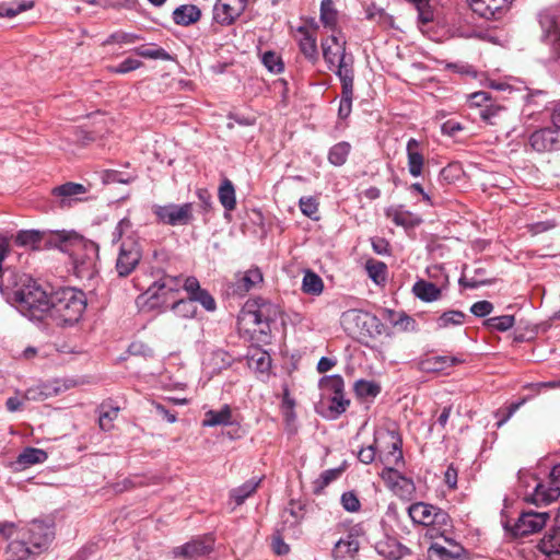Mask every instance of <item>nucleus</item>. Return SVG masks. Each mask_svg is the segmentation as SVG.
<instances>
[{"label":"nucleus","instance_id":"1","mask_svg":"<svg viewBox=\"0 0 560 560\" xmlns=\"http://www.w3.org/2000/svg\"><path fill=\"white\" fill-rule=\"evenodd\" d=\"M11 252L10 238L0 233V292L23 316L42 320L48 316L50 295L30 276L3 266Z\"/></svg>","mask_w":560,"mask_h":560},{"label":"nucleus","instance_id":"2","mask_svg":"<svg viewBox=\"0 0 560 560\" xmlns=\"http://www.w3.org/2000/svg\"><path fill=\"white\" fill-rule=\"evenodd\" d=\"M281 315V308L264 298L248 300L241 310L237 317L240 330L248 334H260L264 337L270 335V325Z\"/></svg>","mask_w":560,"mask_h":560},{"label":"nucleus","instance_id":"3","mask_svg":"<svg viewBox=\"0 0 560 560\" xmlns=\"http://www.w3.org/2000/svg\"><path fill=\"white\" fill-rule=\"evenodd\" d=\"M121 241L115 270L120 278L128 277L138 267L141 257L142 248L139 237L132 230V222L129 218H122L112 232V243L116 244Z\"/></svg>","mask_w":560,"mask_h":560},{"label":"nucleus","instance_id":"4","mask_svg":"<svg viewBox=\"0 0 560 560\" xmlns=\"http://www.w3.org/2000/svg\"><path fill=\"white\" fill-rule=\"evenodd\" d=\"M86 308L84 292L74 288H62L50 295L48 316L57 326L77 324Z\"/></svg>","mask_w":560,"mask_h":560},{"label":"nucleus","instance_id":"5","mask_svg":"<svg viewBox=\"0 0 560 560\" xmlns=\"http://www.w3.org/2000/svg\"><path fill=\"white\" fill-rule=\"evenodd\" d=\"M55 539V528L51 522L34 520L27 524L23 539L11 541L8 551L19 560L37 556L46 551Z\"/></svg>","mask_w":560,"mask_h":560},{"label":"nucleus","instance_id":"6","mask_svg":"<svg viewBox=\"0 0 560 560\" xmlns=\"http://www.w3.org/2000/svg\"><path fill=\"white\" fill-rule=\"evenodd\" d=\"M63 236L59 249L71 254L77 275L81 278L93 277L98 260V245L73 231H66Z\"/></svg>","mask_w":560,"mask_h":560},{"label":"nucleus","instance_id":"7","mask_svg":"<svg viewBox=\"0 0 560 560\" xmlns=\"http://www.w3.org/2000/svg\"><path fill=\"white\" fill-rule=\"evenodd\" d=\"M323 57L328 69L334 71L339 80L354 78V59L346 52V40L332 34L322 42Z\"/></svg>","mask_w":560,"mask_h":560},{"label":"nucleus","instance_id":"8","mask_svg":"<svg viewBox=\"0 0 560 560\" xmlns=\"http://www.w3.org/2000/svg\"><path fill=\"white\" fill-rule=\"evenodd\" d=\"M559 10L556 8H547L537 14L540 26V43L548 48V59H560V24Z\"/></svg>","mask_w":560,"mask_h":560},{"label":"nucleus","instance_id":"9","mask_svg":"<svg viewBox=\"0 0 560 560\" xmlns=\"http://www.w3.org/2000/svg\"><path fill=\"white\" fill-rule=\"evenodd\" d=\"M377 458L383 465H404L402 441L392 430H377L374 433Z\"/></svg>","mask_w":560,"mask_h":560},{"label":"nucleus","instance_id":"10","mask_svg":"<svg viewBox=\"0 0 560 560\" xmlns=\"http://www.w3.org/2000/svg\"><path fill=\"white\" fill-rule=\"evenodd\" d=\"M66 231L21 230L16 233L14 242L18 246L32 250L55 247L59 249Z\"/></svg>","mask_w":560,"mask_h":560},{"label":"nucleus","instance_id":"11","mask_svg":"<svg viewBox=\"0 0 560 560\" xmlns=\"http://www.w3.org/2000/svg\"><path fill=\"white\" fill-rule=\"evenodd\" d=\"M152 212L159 222L171 226L188 225L194 220V206L191 202L182 205L168 203L164 206L154 205Z\"/></svg>","mask_w":560,"mask_h":560},{"label":"nucleus","instance_id":"12","mask_svg":"<svg viewBox=\"0 0 560 560\" xmlns=\"http://www.w3.org/2000/svg\"><path fill=\"white\" fill-rule=\"evenodd\" d=\"M560 498V464L556 465L546 482H537L534 491L525 498L536 505L549 504Z\"/></svg>","mask_w":560,"mask_h":560},{"label":"nucleus","instance_id":"13","mask_svg":"<svg viewBox=\"0 0 560 560\" xmlns=\"http://www.w3.org/2000/svg\"><path fill=\"white\" fill-rule=\"evenodd\" d=\"M549 518L548 512L524 511L510 530L515 537L528 536L542 529Z\"/></svg>","mask_w":560,"mask_h":560},{"label":"nucleus","instance_id":"14","mask_svg":"<svg viewBox=\"0 0 560 560\" xmlns=\"http://www.w3.org/2000/svg\"><path fill=\"white\" fill-rule=\"evenodd\" d=\"M249 0H217L213 21L222 26L232 25L246 10Z\"/></svg>","mask_w":560,"mask_h":560},{"label":"nucleus","instance_id":"15","mask_svg":"<svg viewBox=\"0 0 560 560\" xmlns=\"http://www.w3.org/2000/svg\"><path fill=\"white\" fill-rule=\"evenodd\" d=\"M558 130L551 127H545L535 130L528 139L532 149L538 153L551 152L560 149V139Z\"/></svg>","mask_w":560,"mask_h":560},{"label":"nucleus","instance_id":"16","mask_svg":"<svg viewBox=\"0 0 560 560\" xmlns=\"http://www.w3.org/2000/svg\"><path fill=\"white\" fill-rule=\"evenodd\" d=\"M182 288L187 292L188 298L197 302L208 312H214L217 303L213 296L200 287L196 277H187L183 280Z\"/></svg>","mask_w":560,"mask_h":560},{"label":"nucleus","instance_id":"17","mask_svg":"<svg viewBox=\"0 0 560 560\" xmlns=\"http://www.w3.org/2000/svg\"><path fill=\"white\" fill-rule=\"evenodd\" d=\"M512 0H470L475 13L487 20H497L509 8Z\"/></svg>","mask_w":560,"mask_h":560},{"label":"nucleus","instance_id":"18","mask_svg":"<svg viewBox=\"0 0 560 560\" xmlns=\"http://www.w3.org/2000/svg\"><path fill=\"white\" fill-rule=\"evenodd\" d=\"M445 546L433 542L429 548V556L435 560H464V548L448 537H444Z\"/></svg>","mask_w":560,"mask_h":560},{"label":"nucleus","instance_id":"19","mask_svg":"<svg viewBox=\"0 0 560 560\" xmlns=\"http://www.w3.org/2000/svg\"><path fill=\"white\" fill-rule=\"evenodd\" d=\"M376 552L386 560H400L409 549L392 536H384L375 542Z\"/></svg>","mask_w":560,"mask_h":560},{"label":"nucleus","instance_id":"20","mask_svg":"<svg viewBox=\"0 0 560 560\" xmlns=\"http://www.w3.org/2000/svg\"><path fill=\"white\" fill-rule=\"evenodd\" d=\"M360 549L358 535L349 533L341 537L334 546L331 556L334 560H354Z\"/></svg>","mask_w":560,"mask_h":560},{"label":"nucleus","instance_id":"21","mask_svg":"<svg viewBox=\"0 0 560 560\" xmlns=\"http://www.w3.org/2000/svg\"><path fill=\"white\" fill-rule=\"evenodd\" d=\"M213 549V539L211 537L192 540L184 546L174 549L175 556H183L190 560H197L198 558L210 553Z\"/></svg>","mask_w":560,"mask_h":560},{"label":"nucleus","instance_id":"22","mask_svg":"<svg viewBox=\"0 0 560 560\" xmlns=\"http://www.w3.org/2000/svg\"><path fill=\"white\" fill-rule=\"evenodd\" d=\"M399 466L400 465H384V469L380 476L393 490L399 487L404 489L405 492L411 493L415 489L413 482L397 470Z\"/></svg>","mask_w":560,"mask_h":560},{"label":"nucleus","instance_id":"23","mask_svg":"<svg viewBox=\"0 0 560 560\" xmlns=\"http://www.w3.org/2000/svg\"><path fill=\"white\" fill-rule=\"evenodd\" d=\"M408 158V171L411 176L418 177L422 174L424 158L420 151V142L413 138L409 139L406 147Z\"/></svg>","mask_w":560,"mask_h":560},{"label":"nucleus","instance_id":"24","mask_svg":"<svg viewBox=\"0 0 560 560\" xmlns=\"http://www.w3.org/2000/svg\"><path fill=\"white\" fill-rule=\"evenodd\" d=\"M452 527L450 515L442 509L435 506L432 523L429 526L427 535L430 538L446 537Z\"/></svg>","mask_w":560,"mask_h":560},{"label":"nucleus","instance_id":"25","mask_svg":"<svg viewBox=\"0 0 560 560\" xmlns=\"http://www.w3.org/2000/svg\"><path fill=\"white\" fill-rule=\"evenodd\" d=\"M172 18L175 24L189 26L200 20L201 11L195 4H183L173 11Z\"/></svg>","mask_w":560,"mask_h":560},{"label":"nucleus","instance_id":"26","mask_svg":"<svg viewBox=\"0 0 560 560\" xmlns=\"http://www.w3.org/2000/svg\"><path fill=\"white\" fill-rule=\"evenodd\" d=\"M298 32L301 34V38L299 39L300 51L306 59L316 62L318 59L316 37L311 34L306 26H299Z\"/></svg>","mask_w":560,"mask_h":560},{"label":"nucleus","instance_id":"27","mask_svg":"<svg viewBox=\"0 0 560 560\" xmlns=\"http://www.w3.org/2000/svg\"><path fill=\"white\" fill-rule=\"evenodd\" d=\"M85 187L77 183H66L52 189V194L60 198V206L68 207L72 201L78 200L77 196L84 194Z\"/></svg>","mask_w":560,"mask_h":560},{"label":"nucleus","instance_id":"28","mask_svg":"<svg viewBox=\"0 0 560 560\" xmlns=\"http://www.w3.org/2000/svg\"><path fill=\"white\" fill-rule=\"evenodd\" d=\"M434 511V505L424 502H418L409 506L408 514L413 523L427 526L429 528L432 523Z\"/></svg>","mask_w":560,"mask_h":560},{"label":"nucleus","instance_id":"29","mask_svg":"<svg viewBox=\"0 0 560 560\" xmlns=\"http://www.w3.org/2000/svg\"><path fill=\"white\" fill-rule=\"evenodd\" d=\"M460 362L462 360L457 357L436 355L421 361L420 365L425 372H440Z\"/></svg>","mask_w":560,"mask_h":560},{"label":"nucleus","instance_id":"30","mask_svg":"<svg viewBox=\"0 0 560 560\" xmlns=\"http://www.w3.org/2000/svg\"><path fill=\"white\" fill-rule=\"evenodd\" d=\"M412 292L423 302H433L441 296V289L436 284L425 280H418L412 287Z\"/></svg>","mask_w":560,"mask_h":560},{"label":"nucleus","instance_id":"31","mask_svg":"<svg viewBox=\"0 0 560 560\" xmlns=\"http://www.w3.org/2000/svg\"><path fill=\"white\" fill-rule=\"evenodd\" d=\"M172 292L168 291V284L163 280L162 277H159L148 288L144 295L148 296V300H153L151 303V307L159 305L160 303H166L167 294Z\"/></svg>","mask_w":560,"mask_h":560},{"label":"nucleus","instance_id":"32","mask_svg":"<svg viewBox=\"0 0 560 560\" xmlns=\"http://www.w3.org/2000/svg\"><path fill=\"white\" fill-rule=\"evenodd\" d=\"M538 548L548 557L560 555V528L549 529L538 544Z\"/></svg>","mask_w":560,"mask_h":560},{"label":"nucleus","instance_id":"33","mask_svg":"<svg viewBox=\"0 0 560 560\" xmlns=\"http://www.w3.org/2000/svg\"><path fill=\"white\" fill-rule=\"evenodd\" d=\"M353 80L354 78L340 80L342 90L341 101L338 109V115L340 118H347L351 113L353 98Z\"/></svg>","mask_w":560,"mask_h":560},{"label":"nucleus","instance_id":"34","mask_svg":"<svg viewBox=\"0 0 560 560\" xmlns=\"http://www.w3.org/2000/svg\"><path fill=\"white\" fill-rule=\"evenodd\" d=\"M197 300L179 299L172 303L171 311L176 318L192 319L197 315Z\"/></svg>","mask_w":560,"mask_h":560},{"label":"nucleus","instance_id":"35","mask_svg":"<svg viewBox=\"0 0 560 560\" xmlns=\"http://www.w3.org/2000/svg\"><path fill=\"white\" fill-rule=\"evenodd\" d=\"M47 453L40 448L26 447L18 456L16 464L24 469L32 465L44 463L47 459Z\"/></svg>","mask_w":560,"mask_h":560},{"label":"nucleus","instance_id":"36","mask_svg":"<svg viewBox=\"0 0 560 560\" xmlns=\"http://www.w3.org/2000/svg\"><path fill=\"white\" fill-rule=\"evenodd\" d=\"M232 412L230 406L225 405L221 410H209L202 420L203 427L226 425L231 423Z\"/></svg>","mask_w":560,"mask_h":560},{"label":"nucleus","instance_id":"37","mask_svg":"<svg viewBox=\"0 0 560 560\" xmlns=\"http://www.w3.org/2000/svg\"><path fill=\"white\" fill-rule=\"evenodd\" d=\"M219 201L226 211H233L236 207L235 189L232 182L224 178L218 190Z\"/></svg>","mask_w":560,"mask_h":560},{"label":"nucleus","instance_id":"38","mask_svg":"<svg viewBox=\"0 0 560 560\" xmlns=\"http://www.w3.org/2000/svg\"><path fill=\"white\" fill-rule=\"evenodd\" d=\"M387 218H389L398 226H415L420 220L415 218L409 211L402 209V207L389 208L386 211Z\"/></svg>","mask_w":560,"mask_h":560},{"label":"nucleus","instance_id":"39","mask_svg":"<svg viewBox=\"0 0 560 560\" xmlns=\"http://www.w3.org/2000/svg\"><path fill=\"white\" fill-rule=\"evenodd\" d=\"M98 424L103 431H110L114 428V420L117 418L119 407H114L108 402H103L98 407Z\"/></svg>","mask_w":560,"mask_h":560},{"label":"nucleus","instance_id":"40","mask_svg":"<svg viewBox=\"0 0 560 560\" xmlns=\"http://www.w3.org/2000/svg\"><path fill=\"white\" fill-rule=\"evenodd\" d=\"M260 483V479H249L242 486L234 488L230 491V498L233 499L236 505H241L244 501L250 497Z\"/></svg>","mask_w":560,"mask_h":560},{"label":"nucleus","instance_id":"41","mask_svg":"<svg viewBox=\"0 0 560 560\" xmlns=\"http://www.w3.org/2000/svg\"><path fill=\"white\" fill-rule=\"evenodd\" d=\"M351 145L350 143L342 141L335 144L328 153L329 162L335 166H341L346 163L348 155L350 153Z\"/></svg>","mask_w":560,"mask_h":560},{"label":"nucleus","instance_id":"42","mask_svg":"<svg viewBox=\"0 0 560 560\" xmlns=\"http://www.w3.org/2000/svg\"><path fill=\"white\" fill-rule=\"evenodd\" d=\"M324 283L322 278L313 271H307L303 277L302 290L312 295H319L323 292Z\"/></svg>","mask_w":560,"mask_h":560},{"label":"nucleus","instance_id":"43","mask_svg":"<svg viewBox=\"0 0 560 560\" xmlns=\"http://www.w3.org/2000/svg\"><path fill=\"white\" fill-rule=\"evenodd\" d=\"M388 320L404 331L416 330V320L404 312L388 311Z\"/></svg>","mask_w":560,"mask_h":560},{"label":"nucleus","instance_id":"44","mask_svg":"<svg viewBox=\"0 0 560 560\" xmlns=\"http://www.w3.org/2000/svg\"><path fill=\"white\" fill-rule=\"evenodd\" d=\"M320 22L324 26L334 28L337 24V11L334 8L332 0H322Z\"/></svg>","mask_w":560,"mask_h":560},{"label":"nucleus","instance_id":"45","mask_svg":"<svg viewBox=\"0 0 560 560\" xmlns=\"http://www.w3.org/2000/svg\"><path fill=\"white\" fill-rule=\"evenodd\" d=\"M514 323L515 318L513 315H502L488 318L485 322V326L493 330L506 331L513 327Z\"/></svg>","mask_w":560,"mask_h":560},{"label":"nucleus","instance_id":"46","mask_svg":"<svg viewBox=\"0 0 560 560\" xmlns=\"http://www.w3.org/2000/svg\"><path fill=\"white\" fill-rule=\"evenodd\" d=\"M261 62L268 71L276 74L282 72L284 68L282 58L275 51L264 52L261 56Z\"/></svg>","mask_w":560,"mask_h":560},{"label":"nucleus","instance_id":"47","mask_svg":"<svg viewBox=\"0 0 560 560\" xmlns=\"http://www.w3.org/2000/svg\"><path fill=\"white\" fill-rule=\"evenodd\" d=\"M465 314L460 311H447L444 312L438 318L439 328H447L450 326H458L464 323Z\"/></svg>","mask_w":560,"mask_h":560},{"label":"nucleus","instance_id":"48","mask_svg":"<svg viewBox=\"0 0 560 560\" xmlns=\"http://www.w3.org/2000/svg\"><path fill=\"white\" fill-rule=\"evenodd\" d=\"M366 271L369 277L377 284L386 281V265L382 261H368Z\"/></svg>","mask_w":560,"mask_h":560},{"label":"nucleus","instance_id":"49","mask_svg":"<svg viewBox=\"0 0 560 560\" xmlns=\"http://www.w3.org/2000/svg\"><path fill=\"white\" fill-rule=\"evenodd\" d=\"M320 386L332 395H339L343 393L345 382L340 375H329L320 380Z\"/></svg>","mask_w":560,"mask_h":560},{"label":"nucleus","instance_id":"50","mask_svg":"<svg viewBox=\"0 0 560 560\" xmlns=\"http://www.w3.org/2000/svg\"><path fill=\"white\" fill-rule=\"evenodd\" d=\"M504 110L505 108L503 106L490 103L489 105H486L483 108L479 109V116L483 121L490 125H494L497 124V118H499L501 113Z\"/></svg>","mask_w":560,"mask_h":560},{"label":"nucleus","instance_id":"51","mask_svg":"<svg viewBox=\"0 0 560 560\" xmlns=\"http://www.w3.org/2000/svg\"><path fill=\"white\" fill-rule=\"evenodd\" d=\"M135 52L142 57V58H148V59H161V60H170L171 59V56L170 54L161 48V47H144V46H141V47H138L135 49Z\"/></svg>","mask_w":560,"mask_h":560},{"label":"nucleus","instance_id":"52","mask_svg":"<svg viewBox=\"0 0 560 560\" xmlns=\"http://www.w3.org/2000/svg\"><path fill=\"white\" fill-rule=\"evenodd\" d=\"M354 392L360 397H375L380 393V386L370 381L359 380L354 384Z\"/></svg>","mask_w":560,"mask_h":560},{"label":"nucleus","instance_id":"53","mask_svg":"<svg viewBox=\"0 0 560 560\" xmlns=\"http://www.w3.org/2000/svg\"><path fill=\"white\" fill-rule=\"evenodd\" d=\"M341 468L327 469L320 474L318 479L314 482L315 491L318 492L327 487L331 481L339 478L341 475Z\"/></svg>","mask_w":560,"mask_h":560},{"label":"nucleus","instance_id":"54","mask_svg":"<svg viewBox=\"0 0 560 560\" xmlns=\"http://www.w3.org/2000/svg\"><path fill=\"white\" fill-rule=\"evenodd\" d=\"M262 281V275L258 268L247 270L241 279V288L245 291L250 290L257 283Z\"/></svg>","mask_w":560,"mask_h":560},{"label":"nucleus","instance_id":"55","mask_svg":"<svg viewBox=\"0 0 560 560\" xmlns=\"http://www.w3.org/2000/svg\"><path fill=\"white\" fill-rule=\"evenodd\" d=\"M440 180L445 184H452L460 177V167L458 164H448L440 172Z\"/></svg>","mask_w":560,"mask_h":560},{"label":"nucleus","instance_id":"56","mask_svg":"<svg viewBox=\"0 0 560 560\" xmlns=\"http://www.w3.org/2000/svg\"><path fill=\"white\" fill-rule=\"evenodd\" d=\"M342 508L347 512H358L361 509V503L358 495L353 491L345 492L340 499Z\"/></svg>","mask_w":560,"mask_h":560},{"label":"nucleus","instance_id":"57","mask_svg":"<svg viewBox=\"0 0 560 560\" xmlns=\"http://www.w3.org/2000/svg\"><path fill=\"white\" fill-rule=\"evenodd\" d=\"M33 7V2H21L16 7L0 4V18H14Z\"/></svg>","mask_w":560,"mask_h":560},{"label":"nucleus","instance_id":"58","mask_svg":"<svg viewBox=\"0 0 560 560\" xmlns=\"http://www.w3.org/2000/svg\"><path fill=\"white\" fill-rule=\"evenodd\" d=\"M142 37L135 33L117 32L112 34L104 44L119 43V44H133Z\"/></svg>","mask_w":560,"mask_h":560},{"label":"nucleus","instance_id":"59","mask_svg":"<svg viewBox=\"0 0 560 560\" xmlns=\"http://www.w3.org/2000/svg\"><path fill=\"white\" fill-rule=\"evenodd\" d=\"M299 206L302 213L308 218H313L318 211V202L313 197H302Z\"/></svg>","mask_w":560,"mask_h":560},{"label":"nucleus","instance_id":"60","mask_svg":"<svg viewBox=\"0 0 560 560\" xmlns=\"http://www.w3.org/2000/svg\"><path fill=\"white\" fill-rule=\"evenodd\" d=\"M523 401L511 404L506 409H499L495 412V417L499 419L497 422V427L501 428L504 423L509 421V419L517 411V409L522 406Z\"/></svg>","mask_w":560,"mask_h":560},{"label":"nucleus","instance_id":"61","mask_svg":"<svg viewBox=\"0 0 560 560\" xmlns=\"http://www.w3.org/2000/svg\"><path fill=\"white\" fill-rule=\"evenodd\" d=\"M350 401L345 398L343 393L339 395H332L330 399V406L329 409L331 412H334L336 416L341 415L346 411L347 407L349 406Z\"/></svg>","mask_w":560,"mask_h":560},{"label":"nucleus","instance_id":"62","mask_svg":"<svg viewBox=\"0 0 560 560\" xmlns=\"http://www.w3.org/2000/svg\"><path fill=\"white\" fill-rule=\"evenodd\" d=\"M142 66V62L138 59L133 58H127L124 61H121L118 66L113 67L110 70L115 73H127L130 71H133L136 69H139Z\"/></svg>","mask_w":560,"mask_h":560},{"label":"nucleus","instance_id":"63","mask_svg":"<svg viewBox=\"0 0 560 560\" xmlns=\"http://www.w3.org/2000/svg\"><path fill=\"white\" fill-rule=\"evenodd\" d=\"M556 226H557V223L555 220H547V221H540V222L527 224L526 229H527L528 233H530L532 235H537V234L547 232Z\"/></svg>","mask_w":560,"mask_h":560},{"label":"nucleus","instance_id":"64","mask_svg":"<svg viewBox=\"0 0 560 560\" xmlns=\"http://www.w3.org/2000/svg\"><path fill=\"white\" fill-rule=\"evenodd\" d=\"M493 311V304L489 301H478L470 307V312L477 317H485Z\"/></svg>","mask_w":560,"mask_h":560}]
</instances>
